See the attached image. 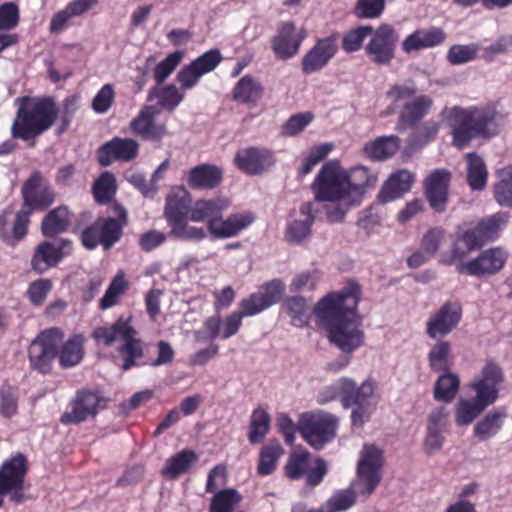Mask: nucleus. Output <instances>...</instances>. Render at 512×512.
Returning <instances> with one entry per match:
<instances>
[{
	"mask_svg": "<svg viewBox=\"0 0 512 512\" xmlns=\"http://www.w3.org/2000/svg\"><path fill=\"white\" fill-rule=\"evenodd\" d=\"M467 181L472 190H483L487 184L488 171L484 160L475 153H468Z\"/></svg>",
	"mask_w": 512,
	"mask_h": 512,
	"instance_id": "nucleus-47",
	"label": "nucleus"
},
{
	"mask_svg": "<svg viewBox=\"0 0 512 512\" xmlns=\"http://www.w3.org/2000/svg\"><path fill=\"white\" fill-rule=\"evenodd\" d=\"M441 117L452 130L453 144L463 148L476 137H490L499 130L496 113L487 108L475 106L444 107Z\"/></svg>",
	"mask_w": 512,
	"mask_h": 512,
	"instance_id": "nucleus-3",
	"label": "nucleus"
},
{
	"mask_svg": "<svg viewBox=\"0 0 512 512\" xmlns=\"http://www.w3.org/2000/svg\"><path fill=\"white\" fill-rule=\"evenodd\" d=\"M397 41L395 29L389 24H382L371 33L365 53L374 64L387 65L394 58Z\"/></svg>",
	"mask_w": 512,
	"mask_h": 512,
	"instance_id": "nucleus-14",
	"label": "nucleus"
},
{
	"mask_svg": "<svg viewBox=\"0 0 512 512\" xmlns=\"http://www.w3.org/2000/svg\"><path fill=\"white\" fill-rule=\"evenodd\" d=\"M20 20V10L16 3L5 2L0 5V31L16 28Z\"/></svg>",
	"mask_w": 512,
	"mask_h": 512,
	"instance_id": "nucleus-63",
	"label": "nucleus"
},
{
	"mask_svg": "<svg viewBox=\"0 0 512 512\" xmlns=\"http://www.w3.org/2000/svg\"><path fill=\"white\" fill-rule=\"evenodd\" d=\"M283 453L284 450L277 440H270L267 444L262 446L257 466L258 474L262 476L272 474L275 471L278 461Z\"/></svg>",
	"mask_w": 512,
	"mask_h": 512,
	"instance_id": "nucleus-45",
	"label": "nucleus"
},
{
	"mask_svg": "<svg viewBox=\"0 0 512 512\" xmlns=\"http://www.w3.org/2000/svg\"><path fill=\"white\" fill-rule=\"evenodd\" d=\"M450 173L443 169L435 170L426 180L425 189L430 206L442 212L448 199Z\"/></svg>",
	"mask_w": 512,
	"mask_h": 512,
	"instance_id": "nucleus-28",
	"label": "nucleus"
},
{
	"mask_svg": "<svg viewBox=\"0 0 512 512\" xmlns=\"http://www.w3.org/2000/svg\"><path fill=\"white\" fill-rule=\"evenodd\" d=\"M158 114L159 110L155 106H145L131 122V129L143 138L160 140L166 134V127L156 122Z\"/></svg>",
	"mask_w": 512,
	"mask_h": 512,
	"instance_id": "nucleus-27",
	"label": "nucleus"
},
{
	"mask_svg": "<svg viewBox=\"0 0 512 512\" xmlns=\"http://www.w3.org/2000/svg\"><path fill=\"white\" fill-rule=\"evenodd\" d=\"M271 417L268 411L259 406L255 408L251 415L249 421V430H248V440L251 444H256L261 442L270 430Z\"/></svg>",
	"mask_w": 512,
	"mask_h": 512,
	"instance_id": "nucleus-46",
	"label": "nucleus"
},
{
	"mask_svg": "<svg viewBox=\"0 0 512 512\" xmlns=\"http://www.w3.org/2000/svg\"><path fill=\"white\" fill-rule=\"evenodd\" d=\"M445 40L444 32L439 28L420 29L408 35L403 43L402 49L406 53L431 48L441 44Z\"/></svg>",
	"mask_w": 512,
	"mask_h": 512,
	"instance_id": "nucleus-35",
	"label": "nucleus"
},
{
	"mask_svg": "<svg viewBox=\"0 0 512 512\" xmlns=\"http://www.w3.org/2000/svg\"><path fill=\"white\" fill-rule=\"evenodd\" d=\"M131 321V316H120L113 324L96 327L92 332V338L98 345L109 347L116 341H121L118 351L123 357V370L138 365L137 361L143 356L142 341Z\"/></svg>",
	"mask_w": 512,
	"mask_h": 512,
	"instance_id": "nucleus-5",
	"label": "nucleus"
},
{
	"mask_svg": "<svg viewBox=\"0 0 512 512\" xmlns=\"http://www.w3.org/2000/svg\"><path fill=\"white\" fill-rule=\"evenodd\" d=\"M508 253L500 248H489L481 252L476 258L456 264V270L460 274L470 276H490L498 273L505 265Z\"/></svg>",
	"mask_w": 512,
	"mask_h": 512,
	"instance_id": "nucleus-13",
	"label": "nucleus"
},
{
	"mask_svg": "<svg viewBox=\"0 0 512 512\" xmlns=\"http://www.w3.org/2000/svg\"><path fill=\"white\" fill-rule=\"evenodd\" d=\"M283 307L293 326L302 328L308 325L311 315L308 299L303 296H291L285 299Z\"/></svg>",
	"mask_w": 512,
	"mask_h": 512,
	"instance_id": "nucleus-43",
	"label": "nucleus"
},
{
	"mask_svg": "<svg viewBox=\"0 0 512 512\" xmlns=\"http://www.w3.org/2000/svg\"><path fill=\"white\" fill-rule=\"evenodd\" d=\"M428 366L433 372L450 370L453 365L452 345L449 341H437L427 354Z\"/></svg>",
	"mask_w": 512,
	"mask_h": 512,
	"instance_id": "nucleus-42",
	"label": "nucleus"
},
{
	"mask_svg": "<svg viewBox=\"0 0 512 512\" xmlns=\"http://www.w3.org/2000/svg\"><path fill=\"white\" fill-rule=\"evenodd\" d=\"M169 226L171 228L170 234L181 240L199 242L207 236L204 228L190 225L187 222V218L179 220Z\"/></svg>",
	"mask_w": 512,
	"mask_h": 512,
	"instance_id": "nucleus-56",
	"label": "nucleus"
},
{
	"mask_svg": "<svg viewBox=\"0 0 512 512\" xmlns=\"http://www.w3.org/2000/svg\"><path fill=\"white\" fill-rule=\"evenodd\" d=\"M72 252V243L68 239H56L39 244L31 260L32 269L42 274L56 266Z\"/></svg>",
	"mask_w": 512,
	"mask_h": 512,
	"instance_id": "nucleus-20",
	"label": "nucleus"
},
{
	"mask_svg": "<svg viewBox=\"0 0 512 512\" xmlns=\"http://www.w3.org/2000/svg\"><path fill=\"white\" fill-rule=\"evenodd\" d=\"M184 92L174 84L157 86L149 93V100L157 99L159 105L174 110L184 99Z\"/></svg>",
	"mask_w": 512,
	"mask_h": 512,
	"instance_id": "nucleus-49",
	"label": "nucleus"
},
{
	"mask_svg": "<svg viewBox=\"0 0 512 512\" xmlns=\"http://www.w3.org/2000/svg\"><path fill=\"white\" fill-rule=\"evenodd\" d=\"M337 45L331 37L319 40L302 60V70L310 74L322 69L335 55Z\"/></svg>",
	"mask_w": 512,
	"mask_h": 512,
	"instance_id": "nucleus-29",
	"label": "nucleus"
},
{
	"mask_svg": "<svg viewBox=\"0 0 512 512\" xmlns=\"http://www.w3.org/2000/svg\"><path fill=\"white\" fill-rule=\"evenodd\" d=\"M346 175L356 205L359 206L364 199L366 189L376 185L378 176L365 166H357L346 170Z\"/></svg>",
	"mask_w": 512,
	"mask_h": 512,
	"instance_id": "nucleus-33",
	"label": "nucleus"
},
{
	"mask_svg": "<svg viewBox=\"0 0 512 512\" xmlns=\"http://www.w3.org/2000/svg\"><path fill=\"white\" fill-rule=\"evenodd\" d=\"M263 86L250 75L243 76L233 89V97L237 102L256 105L263 96Z\"/></svg>",
	"mask_w": 512,
	"mask_h": 512,
	"instance_id": "nucleus-40",
	"label": "nucleus"
},
{
	"mask_svg": "<svg viewBox=\"0 0 512 512\" xmlns=\"http://www.w3.org/2000/svg\"><path fill=\"white\" fill-rule=\"evenodd\" d=\"M25 204L29 208L43 209L52 204L54 194L43 177L35 172L22 188Z\"/></svg>",
	"mask_w": 512,
	"mask_h": 512,
	"instance_id": "nucleus-24",
	"label": "nucleus"
},
{
	"mask_svg": "<svg viewBox=\"0 0 512 512\" xmlns=\"http://www.w3.org/2000/svg\"><path fill=\"white\" fill-rule=\"evenodd\" d=\"M400 147V139L395 135L381 136L367 142L363 153L371 160L382 161L392 157Z\"/></svg>",
	"mask_w": 512,
	"mask_h": 512,
	"instance_id": "nucleus-37",
	"label": "nucleus"
},
{
	"mask_svg": "<svg viewBox=\"0 0 512 512\" xmlns=\"http://www.w3.org/2000/svg\"><path fill=\"white\" fill-rule=\"evenodd\" d=\"M240 500L241 496L236 490H221L212 498L210 512H232Z\"/></svg>",
	"mask_w": 512,
	"mask_h": 512,
	"instance_id": "nucleus-57",
	"label": "nucleus"
},
{
	"mask_svg": "<svg viewBox=\"0 0 512 512\" xmlns=\"http://www.w3.org/2000/svg\"><path fill=\"white\" fill-rule=\"evenodd\" d=\"M84 337L76 334L69 338L61 347L58 357L63 368L76 366L84 356Z\"/></svg>",
	"mask_w": 512,
	"mask_h": 512,
	"instance_id": "nucleus-44",
	"label": "nucleus"
},
{
	"mask_svg": "<svg viewBox=\"0 0 512 512\" xmlns=\"http://www.w3.org/2000/svg\"><path fill=\"white\" fill-rule=\"evenodd\" d=\"M17 112L11 127L13 137L29 140L48 130L57 117V109L50 99L27 96L15 99Z\"/></svg>",
	"mask_w": 512,
	"mask_h": 512,
	"instance_id": "nucleus-4",
	"label": "nucleus"
},
{
	"mask_svg": "<svg viewBox=\"0 0 512 512\" xmlns=\"http://www.w3.org/2000/svg\"><path fill=\"white\" fill-rule=\"evenodd\" d=\"M461 318L462 306L460 303L448 301L431 313L426 321V334L432 339L444 337L458 326Z\"/></svg>",
	"mask_w": 512,
	"mask_h": 512,
	"instance_id": "nucleus-17",
	"label": "nucleus"
},
{
	"mask_svg": "<svg viewBox=\"0 0 512 512\" xmlns=\"http://www.w3.org/2000/svg\"><path fill=\"white\" fill-rule=\"evenodd\" d=\"M357 384L348 377H341L333 383L323 387L317 394V402L321 405L339 399L344 408H349V402L353 400Z\"/></svg>",
	"mask_w": 512,
	"mask_h": 512,
	"instance_id": "nucleus-31",
	"label": "nucleus"
},
{
	"mask_svg": "<svg viewBox=\"0 0 512 512\" xmlns=\"http://www.w3.org/2000/svg\"><path fill=\"white\" fill-rule=\"evenodd\" d=\"M127 289V282L124 277L123 272H119L109 284L105 294L100 300L99 308L102 310H107L115 305H117L120 301L121 296L125 293Z\"/></svg>",
	"mask_w": 512,
	"mask_h": 512,
	"instance_id": "nucleus-54",
	"label": "nucleus"
},
{
	"mask_svg": "<svg viewBox=\"0 0 512 512\" xmlns=\"http://www.w3.org/2000/svg\"><path fill=\"white\" fill-rule=\"evenodd\" d=\"M62 339L63 333L58 328H50L39 333L31 342L28 351L32 368L41 373L48 372Z\"/></svg>",
	"mask_w": 512,
	"mask_h": 512,
	"instance_id": "nucleus-10",
	"label": "nucleus"
},
{
	"mask_svg": "<svg viewBox=\"0 0 512 512\" xmlns=\"http://www.w3.org/2000/svg\"><path fill=\"white\" fill-rule=\"evenodd\" d=\"M222 56L218 50H209L187 65H184L176 75V80L182 91L193 89L201 77L213 71L221 62Z\"/></svg>",
	"mask_w": 512,
	"mask_h": 512,
	"instance_id": "nucleus-15",
	"label": "nucleus"
},
{
	"mask_svg": "<svg viewBox=\"0 0 512 512\" xmlns=\"http://www.w3.org/2000/svg\"><path fill=\"white\" fill-rule=\"evenodd\" d=\"M115 191V178L113 174L109 172L102 173L93 186L94 197L97 202L102 204L109 202Z\"/></svg>",
	"mask_w": 512,
	"mask_h": 512,
	"instance_id": "nucleus-59",
	"label": "nucleus"
},
{
	"mask_svg": "<svg viewBox=\"0 0 512 512\" xmlns=\"http://www.w3.org/2000/svg\"><path fill=\"white\" fill-rule=\"evenodd\" d=\"M413 182V176L408 170L392 173L381 188L378 198L382 203L391 202L408 192Z\"/></svg>",
	"mask_w": 512,
	"mask_h": 512,
	"instance_id": "nucleus-34",
	"label": "nucleus"
},
{
	"mask_svg": "<svg viewBox=\"0 0 512 512\" xmlns=\"http://www.w3.org/2000/svg\"><path fill=\"white\" fill-rule=\"evenodd\" d=\"M433 387V397L442 403H451L460 389V376L451 369L439 372Z\"/></svg>",
	"mask_w": 512,
	"mask_h": 512,
	"instance_id": "nucleus-36",
	"label": "nucleus"
},
{
	"mask_svg": "<svg viewBox=\"0 0 512 512\" xmlns=\"http://www.w3.org/2000/svg\"><path fill=\"white\" fill-rule=\"evenodd\" d=\"M504 382L502 368L493 360H487L479 373L469 382L468 388L481 402L492 405L499 396L500 386Z\"/></svg>",
	"mask_w": 512,
	"mask_h": 512,
	"instance_id": "nucleus-11",
	"label": "nucleus"
},
{
	"mask_svg": "<svg viewBox=\"0 0 512 512\" xmlns=\"http://www.w3.org/2000/svg\"><path fill=\"white\" fill-rule=\"evenodd\" d=\"M320 280V272L316 269L297 273L291 280L290 291L301 292L315 289Z\"/></svg>",
	"mask_w": 512,
	"mask_h": 512,
	"instance_id": "nucleus-61",
	"label": "nucleus"
},
{
	"mask_svg": "<svg viewBox=\"0 0 512 512\" xmlns=\"http://www.w3.org/2000/svg\"><path fill=\"white\" fill-rule=\"evenodd\" d=\"M27 461L22 454H17L5 461L0 468V507L5 496L16 504L25 501L23 494Z\"/></svg>",
	"mask_w": 512,
	"mask_h": 512,
	"instance_id": "nucleus-9",
	"label": "nucleus"
},
{
	"mask_svg": "<svg viewBox=\"0 0 512 512\" xmlns=\"http://www.w3.org/2000/svg\"><path fill=\"white\" fill-rule=\"evenodd\" d=\"M383 452L374 444H365L359 453L354 486L359 494L370 495L382 478Z\"/></svg>",
	"mask_w": 512,
	"mask_h": 512,
	"instance_id": "nucleus-8",
	"label": "nucleus"
},
{
	"mask_svg": "<svg viewBox=\"0 0 512 512\" xmlns=\"http://www.w3.org/2000/svg\"><path fill=\"white\" fill-rule=\"evenodd\" d=\"M305 37L303 28L298 29L292 22H285L272 40V50L279 59H290L298 53Z\"/></svg>",
	"mask_w": 512,
	"mask_h": 512,
	"instance_id": "nucleus-22",
	"label": "nucleus"
},
{
	"mask_svg": "<svg viewBox=\"0 0 512 512\" xmlns=\"http://www.w3.org/2000/svg\"><path fill=\"white\" fill-rule=\"evenodd\" d=\"M184 57L182 51H175L160 61L154 69V79L158 85L162 84L177 68Z\"/></svg>",
	"mask_w": 512,
	"mask_h": 512,
	"instance_id": "nucleus-60",
	"label": "nucleus"
},
{
	"mask_svg": "<svg viewBox=\"0 0 512 512\" xmlns=\"http://www.w3.org/2000/svg\"><path fill=\"white\" fill-rule=\"evenodd\" d=\"M254 220L250 213H237L227 219L217 216L208 222V231L214 238H231L247 228Z\"/></svg>",
	"mask_w": 512,
	"mask_h": 512,
	"instance_id": "nucleus-26",
	"label": "nucleus"
},
{
	"mask_svg": "<svg viewBox=\"0 0 512 512\" xmlns=\"http://www.w3.org/2000/svg\"><path fill=\"white\" fill-rule=\"evenodd\" d=\"M190 202V197L184 189H177L167 197L164 216L168 225L187 218Z\"/></svg>",
	"mask_w": 512,
	"mask_h": 512,
	"instance_id": "nucleus-38",
	"label": "nucleus"
},
{
	"mask_svg": "<svg viewBox=\"0 0 512 512\" xmlns=\"http://www.w3.org/2000/svg\"><path fill=\"white\" fill-rule=\"evenodd\" d=\"M70 222L67 207L60 206L52 210L42 221L41 230L45 236H53L64 232Z\"/></svg>",
	"mask_w": 512,
	"mask_h": 512,
	"instance_id": "nucleus-50",
	"label": "nucleus"
},
{
	"mask_svg": "<svg viewBox=\"0 0 512 512\" xmlns=\"http://www.w3.org/2000/svg\"><path fill=\"white\" fill-rule=\"evenodd\" d=\"M488 406L481 402L477 396L473 398H460L455 406V423L458 426L471 424Z\"/></svg>",
	"mask_w": 512,
	"mask_h": 512,
	"instance_id": "nucleus-41",
	"label": "nucleus"
},
{
	"mask_svg": "<svg viewBox=\"0 0 512 512\" xmlns=\"http://www.w3.org/2000/svg\"><path fill=\"white\" fill-rule=\"evenodd\" d=\"M440 128V123L435 120H427L415 128L409 136V145L412 148H422L433 141Z\"/></svg>",
	"mask_w": 512,
	"mask_h": 512,
	"instance_id": "nucleus-53",
	"label": "nucleus"
},
{
	"mask_svg": "<svg viewBox=\"0 0 512 512\" xmlns=\"http://www.w3.org/2000/svg\"><path fill=\"white\" fill-rule=\"evenodd\" d=\"M315 220L314 204L303 203L299 209V216L288 223L285 231V239L291 244H300L311 235V228Z\"/></svg>",
	"mask_w": 512,
	"mask_h": 512,
	"instance_id": "nucleus-25",
	"label": "nucleus"
},
{
	"mask_svg": "<svg viewBox=\"0 0 512 512\" xmlns=\"http://www.w3.org/2000/svg\"><path fill=\"white\" fill-rule=\"evenodd\" d=\"M417 88L411 84H395L387 91V97L394 105L405 101L399 111V122L414 126L427 116L434 100L427 94L416 95Z\"/></svg>",
	"mask_w": 512,
	"mask_h": 512,
	"instance_id": "nucleus-6",
	"label": "nucleus"
},
{
	"mask_svg": "<svg viewBox=\"0 0 512 512\" xmlns=\"http://www.w3.org/2000/svg\"><path fill=\"white\" fill-rule=\"evenodd\" d=\"M352 398L349 402V407L355 406L351 413L352 424L362 427L370 420L378 402L376 384L371 380L363 381L357 385Z\"/></svg>",
	"mask_w": 512,
	"mask_h": 512,
	"instance_id": "nucleus-18",
	"label": "nucleus"
},
{
	"mask_svg": "<svg viewBox=\"0 0 512 512\" xmlns=\"http://www.w3.org/2000/svg\"><path fill=\"white\" fill-rule=\"evenodd\" d=\"M106 405L105 398L98 391H78L61 416L65 425L78 424L97 415Z\"/></svg>",
	"mask_w": 512,
	"mask_h": 512,
	"instance_id": "nucleus-12",
	"label": "nucleus"
},
{
	"mask_svg": "<svg viewBox=\"0 0 512 512\" xmlns=\"http://www.w3.org/2000/svg\"><path fill=\"white\" fill-rule=\"evenodd\" d=\"M229 203L225 199H209V200H198L189 211V219L193 222H204L207 223L221 215L222 211L227 209Z\"/></svg>",
	"mask_w": 512,
	"mask_h": 512,
	"instance_id": "nucleus-39",
	"label": "nucleus"
},
{
	"mask_svg": "<svg viewBox=\"0 0 512 512\" xmlns=\"http://www.w3.org/2000/svg\"><path fill=\"white\" fill-rule=\"evenodd\" d=\"M198 460L196 453L192 450H183L170 457L162 474L169 478H176L187 472Z\"/></svg>",
	"mask_w": 512,
	"mask_h": 512,
	"instance_id": "nucleus-48",
	"label": "nucleus"
},
{
	"mask_svg": "<svg viewBox=\"0 0 512 512\" xmlns=\"http://www.w3.org/2000/svg\"><path fill=\"white\" fill-rule=\"evenodd\" d=\"M310 468V454L302 449L295 450L291 453L285 472L290 479H299Z\"/></svg>",
	"mask_w": 512,
	"mask_h": 512,
	"instance_id": "nucleus-55",
	"label": "nucleus"
},
{
	"mask_svg": "<svg viewBox=\"0 0 512 512\" xmlns=\"http://www.w3.org/2000/svg\"><path fill=\"white\" fill-rule=\"evenodd\" d=\"M222 170L211 164H201L189 170L187 184L193 189L210 190L220 185Z\"/></svg>",
	"mask_w": 512,
	"mask_h": 512,
	"instance_id": "nucleus-32",
	"label": "nucleus"
},
{
	"mask_svg": "<svg viewBox=\"0 0 512 512\" xmlns=\"http://www.w3.org/2000/svg\"><path fill=\"white\" fill-rule=\"evenodd\" d=\"M360 296L359 285L351 282L321 298L313 309L316 324L326 331L329 342L345 354H351L365 342L357 312Z\"/></svg>",
	"mask_w": 512,
	"mask_h": 512,
	"instance_id": "nucleus-1",
	"label": "nucleus"
},
{
	"mask_svg": "<svg viewBox=\"0 0 512 512\" xmlns=\"http://www.w3.org/2000/svg\"><path fill=\"white\" fill-rule=\"evenodd\" d=\"M122 235V224L114 218H99L82 233V243L88 249L102 245L112 247Z\"/></svg>",
	"mask_w": 512,
	"mask_h": 512,
	"instance_id": "nucleus-16",
	"label": "nucleus"
},
{
	"mask_svg": "<svg viewBox=\"0 0 512 512\" xmlns=\"http://www.w3.org/2000/svg\"><path fill=\"white\" fill-rule=\"evenodd\" d=\"M30 209L23 208L15 216L4 212L0 216V235L12 245L21 240L27 233Z\"/></svg>",
	"mask_w": 512,
	"mask_h": 512,
	"instance_id": "nucleus-30",
	"label": "nucleus"
},
{
	"mask_svg": "<svg viewBox=\"0 0 512 512\" xmlns=\"http://www.w3.org/2000/svg\"><path fill=\"white\" fill-rule=\"evenodd\" d=\"M356 501L355 492L351 489L336 492L325 504L326 512H340L349 509Z\"/></svg>",
	"mask_w": 512,
	"mask_h": 512,
	"instance_id": "nucleus-62",
	"label": "nucleus"
},
{
	"mask_svg": "<svg viewBox=\"0 0 512 512\" xmlns=\"http://www.w3.org/2000/svg\"><path fill=\"white\" fill-rule=\"evenodd\" d=\"M243 318L238 310L224 318L219 316L209 317L205 320L202 329L194 332V337L198 342L216 338L228 339L238 333Z\"/></svg>",
	"mask_w": 512,
	"mask_h": 512,
	"instance_id": "nucleus-19",
	"label": "nucleus"
},
{
	"mask_svg": "<svg viewBox=\"0 0 512 512\" xmlns=\"http://www.w3.org/2000/svg\"><path fill=\"white\" fill-rule=\"evenodd\" d=\"M505 418L506 414L502 411L489 412L474 427L475 436L480 440H487L495 436L502 428Z\"/></svg>",
	"mask_w": 512,
	"mask_h": 512,
	"instance_id": "nucleus-51",
	"label": "nucleus"
},
{
	"mask_svg": "<svg viewBox=\"0 0 512 512\" xmlns=\"http://www.w3.org/2000/svg\"><path fill=\"white\" fill-rule=\"evenodd\" d=\"M234 162L238 169L244 173L260 175L268 171L275 164V158L271 150L248 147L237 151Z\"/></svg>",
	"mask_w": 512,
	"mask_h": 512,
	"instance_id": "nucleus-21",
	"label": "nucleus"
},
{
	"mask_svg": "<svg viewBox=\"0 0 512 512\" xmlns=\"http://www.w3.org/2000/svg\"><path fill=\"white\" fill-rule=\"evenodd\" d=\"M138 152L137 141L114 137L99 148L98 161L102 166H109L114 161L129 162L137 157Z\"/></svg>",
	"mask_w": 512,
	"mask_h": 512,
	"instance_id": "nucleus-23",
	"label": "nucleus"
},
{
	"mask_svg": "<svg viewBox=\"0 0 512 512\" xmlns=\"http://www.w3.org/2000/svg\"><path fill=\"white\" fill-rule=\"evenodd\" d=\"M339 419L325 411L306 412L301 415L298 430L313 448L321 449L336 435Z\"/></svg>",
	"mask_w": 512,
	"mask_h": 512,
	"instance_id": "nucleus-7",
	"label": "nucleus"
},
{
	"mask_svg": "<svg viewBox=\"0 0 512 512\" xmlns=\"http://www.w3.org/2000/svg\"><path fill=\"white\" fill-rule=\"evenodd\" d=\"M498 182L494 187V195L501 206L512 207V166L505 167L497 173Z\"/></svg>",
	"mask_w": 512,
	"mask_h": 512,
	"instance_id": "nucleus-52",
	"label": "nucleus"
},
{
	"mask_svg": "<svg viewBox=\"0 0 512 512\" xmlns=\"http://www.w3.org/2000/svg\"><path fill=\"white\" fill-rule=\"evenodd\" d=\"M346 169L338 160L326 162L318 171L311 190L314 199L326 203L325 215L331 223H342L347 212L357 207L350 190Z\"/></svg>",
	"mask_w": 512,
	"mask_h": 512,
	"instance_id": "nucleus-2",
	"label": "nucleus"
},
{
	"mask_svg": "<svg viewBox=\"0 0 512 512\" xmlns=\"http://www.w3.org/2000/svg\"><path fill=\"white\" fill-rule=\"evenodd\" d=\"M373 32L372 26H358L348 30L342 39V48L348 53L360 50L364 40Z\"/></svg>",
	"mask_w": 512,
	"mask_h": 512,
	"instance_id": "nucleus-58",
	"label": "nucleus"
},
{
	"mask_svg": "<svg viewBox=\"0 0 512 512\" xmlns=\"http://www.w3.org/2000/svg\"><path fill=\"white\" fill-rule=\"evenodd\" d=\"M52 286V281L47 278L31 282L27 290V296L31 303L36 306L42 305L52 290Z\"/></svg>",
	"mask_w": 512,
	"mask_h": 512,
	"instance_id": "nucleus-64",
	"label": "nucleus"
}]
</instances>
